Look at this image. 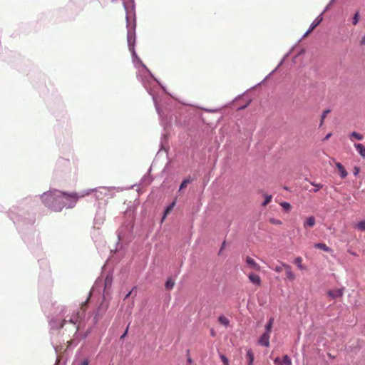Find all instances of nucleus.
Segmentation results:
<instances>
[{
  "label": "nucleus",
  "instance_id": "nucleus-27",
  "mask_svg": "<svg viewBox=\"0 0 365 365\" xmlns=\"http://www.w3.org/2000/svg\"><path fill=\"white\" fill-rule=\"evenodd\" d=\"M359 12H356L354 15V16L353 17V24L354 25H356L359 22Z\"/></svg>",
  "mask_w": 365,
  "mask_h": 365
},
{
  "label": "nucleus",
  "instance_id": "nucleus-14",
  "mask_svg": "<svg viewBox=\"0 0 365 365\" xmlns=\"http://www.w3.org/2000/svg\"><path fill=\"white\" fill-rule=\"evenodd\" d=\"M218 322L221 324H222V325H224L225 327H227L229 325V324H230L229 319L227 317H225V316H220L218 317Z\"/></svg>",
  "mask_w": 365,
  "mask_h": 365
},
{
  "label": "nucleus",
  "instance_id": "nucleus-10",
  "mask_svg": "<svg viewBox=\"0 0 365 365\" xmlns=\"http://www.w3.org/2000/svg\"><path fill=\"white\" fill-rule=\"evenodd\" d=\"M314 247L327 252H330L331 251V250L324 243H317L314 245Z\"/></svg>",
  "mask_w": 365,
  "mask_h": 365
},
{
  "label": "nucleus",
  "instance_id": "nucleus-30",
  "mask_svg": "<svg viewBox=\"0 0 365 365\" xmlns=\"http://www.w3.org/2000/svg\"><path fill=\"white\" fill-rule=\"evenodd\" d=\"M79 365H90V360L88 359H84L81 361Z\"/></svg>",
  "mask_w": 365,
  "mask_h": 365
},
{
  "label": "nucleus",
  "instance_id": "nucleus-35",
  "mask_svg": "<svg viewBox=\"0 0 365 365\" xmlns=\"http://www.w3.org/2000/svg\"><path fill=\"white\" fill-rule=\"evenodd\" d=\"M331 136V133H328V134L325 136V138H324V140H327L328 139H329V138H330Z\"/></svg>",
  "mask_w": 365,
  "mask_h": 365
},
{
  "label": "nucleus",
  "instance_id": "nucleus-16",
  "mask_svg": "<svg viewBox=\"0 0 365 365\" xmlns=\"http://www.w3.org/2000/svg\"><path fill=\"white\" fill-rule=\"evenodd\" d=\"M280 365H292V363L290 358L287 355H284Z\"/></svg>",
  "mask_w": 365,
  "mask_h": 365
},
{
  "label": "nucleus",
  "instance_id": "nucleus-39",
  "mask_svg": "<svg viewBox=\"0 0 365 365\" xmlns=\"http://www.w3.org/2000/svg\"><path fill=\"white\" fill-rule=\"evenodd\" d=\"M86 304H87V302H85L83 303V304L82 305V308H83V307H84V306H86Z\"/></svg>",
  "mask_w": 365,
  "mask_h": 365
},
{
  "label": "nucleus",
  "instance_id": "nucleus-19",
  "mask_svg": "<svg viewBox=\"0 0 365 365\" xmlns=\"http://www.w3.org/2000/svg\"><path fill=\"white\" fill-rule=\"evenodd\" d=\"M350 137L351 138H354L359 140H363L364 137L361 134L359 133H356L355 131L352 132L350 135Z\"/></svg>",
  "mask_w": 365,
  "mask_h": 365
},
{
  "label": "nucleus",
  "instance_id": "nucleus-29",
  "mask_svg": "<svg viewBox=\"0 0 365 365\" xmlns=\"http://www.w3.org/2000/svg\"><path fill=\"white\" fill-rule=\"evenodd\" d=\"M270 223L273 225H281L282 222L279 220L275 219V218H270L269 219Z\"/></svg>",
  "mask_w": 365,
  "mask_h": 365
},
{
  "label": "nucleus",
  "instance_id": "nucleus-26",
  "mask_svg": "<svg viewBox=\"0 0 365 365\" xmlns=\"http://www.w3.org/2000/svg\"><path fill=\"white\" fill-rule=\"evenodd\" d=\"M282 262H280V264L279 265H277L274 268H272L276 272H281L283 269H284V267L282 266Z\"/></svg>",
  "mask_w": 365,
  "mask_h": 365
},
{
  "label": "nucleus",
  "instance_id": "nucleus-36",
  "mask_svg": "<svg viewBox=\"0 0 365 365\" xmlns=\"http://www.w3.org/2000/svg\"><path fill=\"white\" fill-rule=\"evenodd\" d=\"M130 39H131V36H129L128 37V43H129V46H130V49H132L133 48H131V45H130Z\"/></svg>",
  "mask_w": 365,
  "mask_h": 365
},
{
  "label": "nucleus",
  "instance_id": "nucleus-23",
  "mask_svg": "<svg viewBox=\"0 0 365 365\" xmlns=\"http://www.w3.org/2000/svg\"><path fill=\"white\" fill-rule=\"evenodd\" d=\"M311 184L315 187V188L313 190V192H317L319 190L323 187V185L321 183L311 182Z\"/></svg>",
  "mask_w": 365,
  "mask_h": 365
},
{
  "label": "nucleus",
  "instance_id": "nucleus-40",
  "mask_svg": "<svg viewBox=\"0 0 365 365\" xmlns=\"http://www.w3.org/2000/svg\"><path fill=\"white\" fill-rule=\"evenodd\" d=\"M66 320H63V324L61 325V327H63V326L66 324Z\"/></svg>",
  "mask_w": 365,
  "mask_h": 365
},
{
  "label": "nucleus",
  "instance_id": "nucleus-37",
  "mask_svg": "<svg viewBox=\"0 0 365 365\" xmlns=\"http://www.w3.org/2000/svg\"><path fill=\"white\" fill-rule=\"evenodd\" d=\"M127 333H128V328L126 329L124 334L120 336V339H123L126 336Z\"/></svg>",
  "mask_w": 365,
  "mask_h": 365
},
{
  "label": "nucleus",
  "instance_id": "nucleus-8",
  "mask_svg": "<svg viewBox=\"0 0 365 365\" xmlns=\"http://www.w3.org/2000/svg\"><path fill=\"white\" fill-rule=\"evenodd\" d=\"M336 167L339 171V175L341 178H345L347 176V172L345 170L344 167L340 163H336Z\"/></svg>",
  "mask_w": 365,
  "mask_h": 365
},
{
  "label": "nucleus",
  "instance_id": "nucleus-22",
  "mask_svg": "<svg viewBox=\"0 0 365 365\" xmlns=\"http://www.w3.org/2000/svg\"><path fill=\"white\" fill-rule=\"evenodd\" d=\"M272 198V195H265V199L264 201L262 202V205L267 206L271 202Z\"/></svg>",
  "mask_w": 365,
  "mask_h": 365
},
{
  "label": "nucleus",
  "instance_id": "nucleus-25",
  "mask_svg": "<svg viewBox=\"0 0 365 365\" xmlns=\"http://www.w3.org/2000/svg\"><path fill=\"white\" fill-rule=\"evenodd\" d=\"M280 205L287 211L290 210L292 207L291 205L287 202H282L280 203Z\"/></svg>",
  "mask_w": 365,
  "mask_h": 365
},
{
  "label": "nucleus",
  "instance_id": "nucleus-11",
  "mask_svg": "<svg viewBox=\"0 0 365 365\" xmlns=\"http://www.w3.org/2000/svg\"><path fill=\"white\" fill-rule=\"evenodd\" d=\"M355 148L360 155L363 158H365V146L363 144L358 143L355 144Z\"/></svg>",
  "mask_w": 365,
  "mask_h": 365
},
{
  "label": "nucleus",
  "instance_id": "nucleus-28",
  "mask_svg": "<svg viewBox=\"0 0 365 365\" xmlns=\"http://www.w3.org/2000/svg\"><path fill=\"white\" fill-rule=\"evenodd\" d=\"M220 359H221L222 361L223 362V365H230L229 361L225 355L221 354Z\"/></svg>",
  "mask_w": 365,
  "mask_h": 365
},
{
  "label": "nucleus",
  "instance_id": "nucleus-17",
  "mask_svg": "<svg viewBox=\"0 0 365 365\" xmlns=\"http://www.w3.org/2000/svg\"><path fill=\"white\" fill-rule=\"evenodd\" d=\"M273 322H274V319L270 318L269 322L267 323V324L265 326L266 332L270 334L272 328Z\"/></svg>",
  "mask_w": 365,
  "mask_h": 365
},
{
  "label": "nucleus",
  "instance_id": "nucleus-15",
  "mask_svg": "<svg viewBox=\"0 0 365 365\" xmlns=\"http://www.w3.org/2000/svg\"><path fill=\"white\" fill-rule=\"evenodd\" d=\"M175 286V282L171 279L168 278L165 282V288L168 290L172 289Z\"/></svg>",
  "mask_w": 365,
  "mask_h": 365
},
{
  "label": "nucleus",
  "instance_id": "nucleus-41",
  "mask_svg": "<svg viewBox=\"0 0 365 365\" xmlns=\"http://www.w3.org/2000/svg\"><path fill=\"white\" fill-rule=\"evenodd\" d=\"M351 254L354 256H356V254L355 252H351Z\"/></svg>",
  "mask_w": 365,
  "mask_h": 365
},
{
  "label": "nucleus",
  "instance_id": "nucleus-38",
  "mask_svg": "<svg viewBox=\"0 0 365 365\" xmlns=\"http://www.w3.org/2000/svg\"><path fill=\"white\" fill-rule=\"evenodd\" d=\"M131 292H132L130 291V292H129L126 294V296H125V299L130 297V295L131 294Z\"/></svg>",
  "mask_w": 365,
  "mask_h": 365
},
{
  "label": "nucleus",
  "instance_id": "nucleus-33",
  "mask_svg": "<svg viewBox=\"0 0 365 365\" xmlns=\"http://www.w3.org/2000/svg\"><path fill=\"white\" fill-rule=\"evenodd\" d=\"M225 241L223 242V243H222V245L221 246V248H220V250L219 251V255H221L222 250L225 248Z\"/></svg>",
  "mask_w": 365,
  "mask_h": 365
},
{
  "label": "nucleus",
  "instance_id": "nucleus-6",
  "mask_svg": "<svg viewBox=\"0 0 365 365\" xmlns=\"http://www.w3.org/2000/svg\"><path fill=\"white\" fill-rule=\"evenodd\" d=\"M246 262L252 269L256 271H260V266L252 257L247 256L246 257Z\"/></svg>",
  "mask_w": 365,
  "mask_h": 365
},
{
  "label": "nucleus",
  "instance_id": "nucleus-20",
  "mask_svg": "<svg viewBox=\"0 0 365 365\" xmlns=\"http://www.w3.org/2000/svg\"><path fill=\"white\" fill-rule=\"evenodd\" d=\"M330 113V110H324L320 120V126L322 125L324 123V119L326 118L327 115Z\"/></svg>",
  "mask_w": 365,
  "mask_h": 365
},
{
  "label": "nucleus",
  "instance_id": "nucleus-1",
  "mask_svg": "<svg viewBox=\"0 0 365 365\" xmlns=\"http://www.w3.org/2000/svg\"><path fill=\"white\" fill-rule=\"evenodd\" d=\"M83 196H85L84 194L79 195L76 192L67 193L55 190L44 192L41 196V199L46 206L57 212L61 211L65 206L63 198H65L66 200H70L75 204L79 198Z\"/></svg>",
  "mask_w": 365,
  "mask_h": 365
},
{
  "label": "nucleus",
  "instance_id": "nucleus-34",
  "mask_svg": "<svg viewBox=\"0 0 365 365\" xmlns=\"http://www.w3.org/2000/svg\"><path fill=\"white\" fill-rule=\"evenodd\" d=\"M360 43L361 45H365V35L361 38Z\"/></svg>",
  "mask_w": 365,
  "mask_h": 365
},
{
  "label": "nucleus",
  "instance_id": "nucleus-18",
  "mask_svg": "<svg viewBox=\"0 0 365 365\" xmlns=\"http://www.w3.org/2000/svg\"><path fill=\"white\" fill-rule=\"evenodd\" d=\"M191 182H192V180H191L190 178H186V179H185V180L182 182V183H181V185H180V189H179V190H182L183 188L186 187H187V185L189 183H190Z\"/></svg>",
  "mask_w": 365,
  "mask_h": 365
},
{
  "label": "nucleus",
  "instance_id": "nucleus-32",
  "mask_svg": "<svg viewBox=\"0 0 365 365\" xmlns=\"http://www.w3.org/2000/svg\"><path fill=\"white\" fill-rule=\"evenodd\" d=\"M274 361L275 364L280 365V363L282 362V360H280V359L279 357H277L274 359Z\"/></svg>",
  "mask_w": 365,
  "mask_h": 365
},
{
  "label": "nucleus",
  "instance_id": "nucleus-24",
  "mask_svg": "<svg viewBox=\"0 0 365 365\" xmlns=\"http://www.w3.org/2000/svg\"><path fill=\"white\" fill-rule=\"evenodd\" d=\"M356 227L360 230L365 231V220L360 221L356 225Z\"/></svg>",
  "mask_w": 365,
  "mask_h": 365
},
{
  "label": "nucleus",
  "instance_id": "nucleus-5",
  "mask_svg": "<svg viewBox=\"0 0 365 365\" xmlns=\"http://www.w3.org/2000/svg\"><path fill=\"white\" fill-rule=\"evenodd\" d=\"M259 344L263 346L268 347L269 346V334L264 333L259 339Z\"/></svg>",
  "mask_w": 365,
  "mask_h": 365
},
{
  "label": "nucleus",
  "instance_id": "nucleus-21",
  "mask_svg": "<svg viewBox=\"0 0 365 365\" xmlns=\"http://www.w3.org/2000/svg\"><path fill=\"white\" fill-rule=\"evenodd\" d=\"M175 202H173L171 205H170L165 210V216L163 217V220L165 219V216L169 214L173 209L174 206H175Z\"/></svg>",
  "mask_w": 365,
  "mask_h": 365
},
{
  "label": "nucleus",
  "instance_id": "nucleus-13",
  "mask_svg": "<svg viewBox=\"0 0 365 365\" xmlns=\"http://www.w3.org/2000/svg\"><path fill=\"white\" fill-rule=\"evenodd\" d=\"M247 359H248V365H252L254 361V354L251 349L247 351Z\"/></svg>",
  "mask_w": 365,
  "mask_h": 365
},
{
  "label": "nucleus",
  "instance_id": "nucleus-7",
  "mask_svg": "<svg viewBox=\"0 0 365 365\" xmlns=\"http://www.w3.org/2000/svg\"><path fill=\"white\" fill-rule=\"evenodd\" d=\"M327 294L332 299L341 297L343 295V289H335L333 290H329Z\"/></svg>",
  "mask_w": 365,
  "mask_h": 365
},
{
  "label": "nucleus",
  "instance_id": "nucleus-9",
  "mask_svg": "<svg viewBox=\"0 0 365 365\" xmlns=\"http://www.w3.org/2000/svg\"><path fill=\"white\" fill-rule=\"evenodd\" d=\"M315 225V218L313 216L309 217L307 220L304 223V227H312Z\"/></svg>",
  "mask_w": 365,
  "mask_h": 365
},
{
  "label": "nucleus",
  "instance_id": "nucleus-42",
  "mask_svg": "<svg viewBox=\"0 0 365 365\" xmlns=\"http://www.w3.org/2000/svg\"><path fill=\"white\" fill-rule=\"evenodd\" d=\"M70 322L73 324H75V322L73 320H70Z\"/></svg>",
  "mask_w": 365,
  "mask_h": 365
},
{
  "label": "nucleus",
  "instance_id": "nucleus-3",
  "mask_svg": "<svg viewBox=\"0 0 365 365\" xmlns=\"http://www.w3.org/2000/svg\"><path fill=\"white\" fill-rule=\"evenodd\" d=\"M322 20H323V18L322 17L321 15L317 16L314 20V21L312 23L309 30L305 33L304 36L305 37V36H308L318 25H319V24L322 21Z\"/></svg>",
  "mask_w": 365,
  "mask_h": 365
},
{
  "label": "nucleus",
  "instance_id": "nucleus-4",
  "mask_svg": "<svg viewBox=\"0 0 365 365\" xmlns=\"http://www.w3.org/2000/svg\"><path fill=\"white\" fill-rule=\"evenodd\" d=\"M248 278L252 284L257 287H260L262 284V279L258 274L250 273L248 274Z\"/></svg>",
  "mask_w": 365,
  "mask_h": 365
},
{
  "label": "nucleus",
  "instance_id": "nucleus-12",
  "mask_svg": "<svg viewBox=\"0 0 365 365\" xmlns=\"http://www.w3.org/2000/svg\"><path fill=\"white\" fill-rule=\"evenodd\" d=\"M294 263L297 266V267L301 270L306 269L305 266L302 264V258L301 257H297L294 259Z\"/></svg>",
  "mask_w": 365,
  "mask_h": 365
},
{
  "label": "nucleus",
  "instance_id": "nucleus-2",
  "mask_svg": "<svg viewBox=\"0 0 365 365\" xmlns=\"http://www.w3.org/2000/svg\"><path fill=\"white\" fill-rule=\"evenodd\" d=\"M284 269L285 270L286 278L290 281H294L296 279V275L292 270V267L287 263H282Z\"/></svg>",
  "mask_w": 365,
  "mask_h": 365
},
{
  "label": "nucleus",
  "instance_id": "nucleus-31",
  "mask_svg": "<svg viewBox=\"0 0 365 365\" xmlns=\"http://www.w3.org/2000/svg\"><path fill=\"white\" fill-rule=\"evenodd\" d=\"M353 172H354V175H357L359 174V173L360 172V168L357 166H355L354 168Z\"/></svg>",
  "mask_w": 365,
  "mask_h": 365
}]
</instances>
